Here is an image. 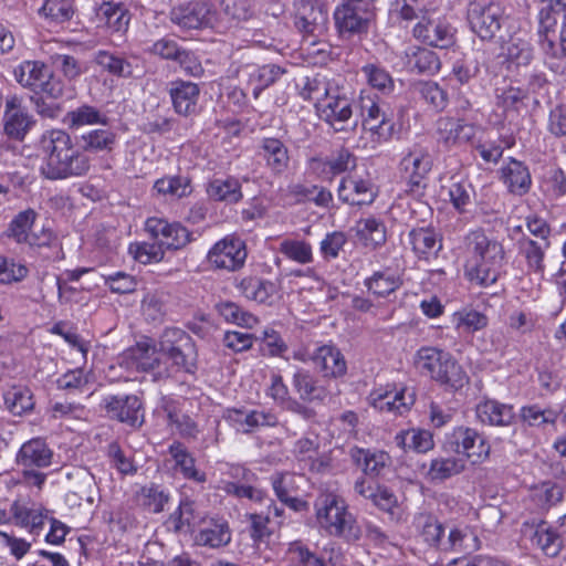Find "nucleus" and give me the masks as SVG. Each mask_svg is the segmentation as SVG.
Listing matches in <instances>:
<instances>
[{
  "label": "nucleus",
  "instance_id": "obj_1",
  "mask_svg": "<svg viewBox=\"0 0 566 566\" xmlns=\"http://www.w3.org/2000/svg\"><path fill=\"white\" fill-rule=\"evenodd\" d=\"M40 174L49 180L84 176L90 170L88 157L75 148L72 137L60 128L44 130L35 143Z\"/></svg>",
  "mask_w": 566,
  "mask_h": 566
},
{
  "label": "nucleus",
  "instance_id": "obj_2",
  "mask_svg": "<svg viewBox=\"0 0 566 566\" xmlns=\"http://www.w3.org/2000/svg\"><path fill=\"white\" fill-rule=\"evenodd\" d=\"M464 254V275L473 285L490 287L504 273L506 259L503 244L482 230L467 233Z\"/></svg>",
  "mask_w": 566,
  "mask_h": 566
},
{
  "label": "nucleus",
  "instance_id": "obj_3",
  "mask_svg": "<svg viewBox=\"0 0 566 566\" xmlns=\"http://www.w3.org/2000/svg\"><path fill=\"white\" fill-rule=\"evenodd\" d=\"M300 94L315 104L319 117L335 130L345 129L353 116V98L346 90L325 77H313L306 78Z\"/></svg>",
  "mask_w": 566,
  "mask_h": 566
},
{
  "label": "nucleus",
  "instance_id": "obj_4",
  "mask_svg": "<svg viewBox=\"0 0 566 566\" xmlns=\"http://www.w3.org/2000/svg\"><path fill=\"white\" fill-rule=\"evenodd\" d=\"M315 517L318 526L328 535L347 542L359 539L361 530L355 516L348 511L343 496L334 491H323L314 502Z\"/></svg>",
  "mask_w": 566,
  "mask_h": 566
},
{
  "label": "nucleus",
  "instance_id": "obj_5",
  "mask_svg": "<svg viewBox=\"0 0 566 566\" xmlns=\"http://www.w3.org/2000/svg\"><path fill=\"white\" fill-rule=\"evenodd\" d=\"M54 452L45 439L31 438L18 449L14 463L22 470V479L27 488L41 491L46 482L48 474L44 469L53 464Z\"/></svg>",
  "mask_w": 566,
  "mask_h": 566
},
{
  "label": "nucleus",
  "instance_id": "obj_6",
  "mask_svg": "<svg viewBox=\"0 0 566 566\" xmlns=\"http://www.w3.org/2000/svg\"><path fill=\"white\" fill-rule=\"evenodd\" d=\"M13 77L23 88L54 101L65 96L69 91L65 81L39 60H25L19 63L13 69Z\"/></svg>",
  "mask_w": 566,
  "mask_h": 566
},
{
  "label": "nucleus",
  "instance_id": "obj_7",
  "mask_svg": "<svg viewBox=\"0 0 566 566\" xmlns=\"http://www.w3.org/2000/svg\"><path fill=\"white\" fill-rule=\"evenodd\" d=\"M416 367L436 381L458 389L467 382V375L451 354L437 347H422L415 357Z\"/></svg>",
  "mask_w": 566,
  "mask_h": 566
},
{
  "label": "nucleus",
  "instance_id": "obj_8",
  "mask_svg": "<svg viewBox=\"0 0 566 566\" xmlns=\"http://www.w3.org/2000/svg\"><path fill=\"white\" fill-rule=\"evenodd\" d=\"M444 448L465 458L473 464L483 463L490 457L491 446L476 429L459 426L446 434Z\"/></svg>",
  "mask_w": 566,
  "mask_h": 566
},
{
  "label": "nucleus",
  "instance_id": "obj_9",
  "mask_svg": "<svg viewBox=\"0 0 566 566\" xmlns=\"http://www.w3.org/2000/svg\"><path fill=\"white\" fill-rule=\"evenodd\" d=\"M433 167V158L428 148L421 145L409 147L399 161V172L406 182L407 190L412 193L422 192Z\"/></svg>",
  "mask_w": 566,
  "mask_h": 566
},
{
  "label": "nucleus",
  "instance_id": "obj_10",
  "mask_svg": "<svg viewBox=\"0 0 566 566\" xmlns=\"http://www.w3.org/2000/svg\"><path fill=\"white\" fill-rule=\"evenodd\" d=\"M163 360L170 369H184L192 373L196 354L191 338L180 328H167L160 336Z\"/></svg>",
  "mask_w": 566,
  "mask_h": 566
},
{
  "label": "nucleus",
  "instance_id": "obj_11",
  "mask_svg": "<svg viewBox=\"0 0 566 566\" xmlns=\"http://www.w3.org/2000/svg\"><path fill=\"white\" fill-rule=\"evenodd\" d=\"M118 364L127 371L153 373L156 378L170 375L168 365L163 360L160 342L158 347L148 342L137 343L119 356Z\"/></svg>",
  "mask_w": 566,
  "mask_h": 566
},
{
  "label": "nucleus",
  "instance_id": "obj_12",
  "mask_svg": "<svg viewBox=\"0 0 566 566\" xmlns=\"http://www.w3.org/2000/svg\"><path fill=\"white\" fill-rule=\"evenodd\" d=\"M505 14L497 0H474L468 10L472 31L482 40H491L502 28Z\"/></svg>",
  "mask_w": 566,
  "mask_h": 566
},
{
  "label": "nucleus",
  "instance_id": "obj_13",
  "mask_svg": "<svg viewBox=\"0 0 566 566\" xmlns=\"http://www.w3.org/2000/svg\"><path fill=\"white\" fill-rule=\"evenodd\" d=\"M170 20L186 30L210 28L221 32L227 29L213 7L205 1H193L174 8L170 12Z\"/></svg>",
  "mask_w": 566,
  "mask_h": 566
},
{
  "label": "nucleus",
  "instance_id": "obj_14",
  "mask_svg": "<svg viewBox=\"0 0 566 566\" xmlns=\"http://www.w3.org/2000/svg\"><path fill=\"white\" fill-rule=\"evenodd\" d=\"M375 18V8L367 0H348L335 9L334 19L340 34L367 32Z\"/></svg>",
  "mask_w": 566,
  "mask_h": 566
},
{
  "label": "nucleus",
  "instance_id": "obj_15",
  "mask_svg": "<svg viewBox=\"0 0 566 566\" xmlns=\"http://www.w3.org/2000/svg\"><path fill=\"white\" fill-rule=\"evenodd\" d=\"M247 256L245 242L238 235L228 234L210 248L207 261L214 269L233 272L244 265Z\"/></svg>",
  "mask_w": 566,
  "mask_h": 566
},
{
  "label": "nucleus",
  "instance_id": "obj_16",
  "mask_svg": "<svg viewBox=\"0 0 566 566\" xmlns=\"http://www.w3.org/2000/svg\"><path fill=\"white\" fill-rule=\"evenodd\" d=\"M368 401L379 411L403 415L415 403V392L403 386L386 385L375 388Z\"/></svg>",
  "mask_w": 566,
  "mask_h": 566
},
{
  "label": "nucleus",
  "instance_id": "obj_17",
  "mask_svg": "<svg viewBox=\"0 0 566 566\" xmlns=\"http://www.w3.org/2000/svg\"><path fill=\"white\" fill-rule=\"evenodd\" d=\"M413 36L424 44L446 49L454 43V29L447 20L436 18L433 12L426 11L412 29Z\"/></svg>",
  "mask_w": 566,
  "mask_h": 566
},
{
  "label": "nucleus",
  "instance_id": "obj_18",
  "mask_svg": "<svg viewBox=\"0 0 566 566\" xmlns=\"http://www.w3.org/2000/svg\"><path fill=\"white\" fill-rule=\"evenodd\" d=\"M145 229L161 249H180L190 241V232L180 223H169L160 218H148Z\"/></svg>",
  "mask_w": 566,
  "mask_h": 566
},
{
  "label": "nucleus",
  "instance_id": "obj_19",
  "mask_svg": "<svg viewBox=\"0 0 566 566\" xmlns=\"http://www.w3.org/2000/svg\"><path fill=\"white\" fill-rule=\"evenodd\" d=\"M13 523L25 528L30 534H40L49 520L48 510L41 504L15 500L10 506Z\"/></svg>",
  "mask_w": 566,
  "mask_h": 566
},
{
  "label": "nucleus",
  "instance_id": "obj_20",
  "mask_svg": "<svg viewBox=\"0 0 566 566\" xmlns=\"http://www.w3.org/2000/svg\"><path fill=\"white\" fill-rule=\"evenodd\" d=\"M394 67L416 73L434 74L439 72L441 62L436 52L410 45L399 56V61L394 63Z\"/></svg>",
  "mask_w": 566,
  "mask_h": 566
},
{
  "label": "nucleus",
  "instance_id": "obj_21",
  "mask_svg": "<svg viewBox=\"0 0 566 566\" xmlns=\"http://www.w3.org/2000/svg\"><path fill=\"white\" fill-rule=\"evenodd\" d=\"M312 360L325 378H339L347 373V361L334 344H324L315 349Z\"/></svg>",
  "mask_w": 566,
  "mask_h": 566
},
{
  "label": "nucleus",
  "instance_id": "obj_22",
  "mask_svg": "<svg viewBox=\"0 0 566 566\" xmlns=\"http://www.w3.org/2000/svg\"><path fill=\"white\" fill-rule=\"evenodd\" d=\"M32 115L21 105L18 97L7 101L4 112V132L13 139L22 140L34 125Z\"/></svg>",
  "mask_w": 566,
  "mask_h": 566
},
{
  "label": "nucleus",
  "instance_id": "obj_23",
  "mask_svg": "<svg viewBox=\"0 0 566 566\" xmlns=\"http://www.w3.org/2000/svg\"><path fill=\"white\" fill-rule=\"evenodd\" d=\"M226 419L237 431L244 433L252 432L261 427L277 424L276 416L263 410L229 409Z\"/></svg>",
  "mask_w": 566,
  "mask_h": 566
},
{
  "label": "nucleus",
  "instance_id": "obj_24",
  "mask_svg": "<svg viewBox=\"0 0 566 566\" xmlns=\"http://www.w3.org/2000/svg\"><path fill=\"white\" fill-rule=\"evenodd\" d=\"M284 73V70L275 64L247 65L241 70V76L248 91L253 97L259 98L262 91L274 84Z\"/></svg>",
  "mask_w": 566,
  "mask_h": 566
},
{
  "label": "nucleus",
  "instance_id": "obj_25",
  "mask_svg": "<svg viewBox=\"0 0 566 566\" xmlns=\"http://www.w3.org/2000/svg\"><path fill=\"white\" fill-rule=\"evenodd\" d=\"M105 408L107 412L118 419L120 422L128 423L129 426H140L143 422L142 402L135 395L116 397L111 396L105 398Z\"/></svg>",
  "mask_w": 566,
  "mask_h": 566
},
{
  "label": "nucleus",
  "instance_id": "obj_26",
  "mask_svg": "<svg viewBox=\"0 0 566 566\" xmlns=\"http://www.w3.org/2000/svg\"><path fill=\"white\" fill-rule=\"evenodd\" d=\"M376 195V189L370 179L345 177L338 187V198L349 205H370Z\"/></svg>",
  "mask_w": 566,
  "mask_h": 566
},
{
  "label": "nucleus",
  "instance_id": "obj_27",
  "mask_svg": "<svg viewBox=\"0 0 566 566\" xmlns=\"http://www.w3.org/2000/svg\"><path fill=\"white\" fill-rule=\"evenodd\" d=\"M500 55L507 63V67L527 65L533 57V50L528 34L520 31L504 40Z\"/></svg>",
  "mask_w": 566,
  "mask_h": 566
},
{
  "label": "nucleus",
  "instance_id": "obj_28",
  "mask_svg": "<svg viewBox=\"0 0 566 566\" xmlns=\"http://www.w3.org/2000/svg\"><path fill=\"white\" fill-rule=\"evenodd\" d=\"M318 450V436L310 433L295 442L293 453L311 471L322 472L328 467V459L325 455H321Z\"/></svg>",
  "mask_w": 566,
  "mask_h": 566
},
{
  "label": "nucleus",
  "instance_id": "obj_29",
  "mask_svg": "<svg viewBox=\"0 0 566 566\" xmlns=\"http://www.w3.org/2000/svg\"><path fill=\"white\" fill-rule=\"evenodd\" d=\"M174 109L182 116H190L196 113L200 95V88L196 83L175 81L169 91Z\"/></svg>",
  "mask_w": 566,
  "mask_h": 566
},
{
  "label": "nucleus",
  "instance_id": "obj_30",
  "mask_svg": "<svg viewBox=\"0 0 566 566\" xmlns=\"http://www.w3.org/2000/svg\"><path fill=\"white\" fill-rule=\"evenodd\" d=\"M501 180L513 195L523 196L532 186L528 168L516 159H509L501 168Z\"/></svg>",
  "mask_w": 566,
  "mask_h": 566
},
{
  "label": "nucleus",
  "instance_id": "obj_31",
  "mask_svg": "<svg viewBox=\"0 0 566 566\" xmlns=\"http://www.w3.org/2000/svg\"><path fill=\"white\" fill-rule=\"evenodd\" d=\"M360 111L363 125L366 129L380 136L384 135L385 130L387 134H390L392 130L391 120L386 109L378 102L369 96H361Z\"/></svg>",
  "mask_w": 566,
  "mask_h": 566
},
{
  "label": "nucleus",
  "instance_id": "obj_32",
  "mask_svg": "<svg viewBox=\"0 0 566 566\" xmlns=\"http://www.w3.org/2000/svg\"><path fill=\"white\" fill-rule=\"evenodd\" d=\"M437 133L440 142L453 146L470 140L474 135V127L460 118L441 117L437 122Z\"/></svg>",
  "mask_w": 566,
  "mask_h": 566
},
{
  "label": "nucleus",
  "instance_id": "obj_33",
  "mask_svg": "<svg viewBox=\"0 0 566 566\" xmlns=\"http://www.w3.org/2000/svg\"><path fill=\"white\" fill-rule=\"evenodd\" d=\"M231 541V531L223 518L203 521V525L195 536L196 544L210 548L226 546Z\"/></svg>",
  "mask_w": 566,
  "mask_h": 566
},
{
  "label": "nucleus",
  "instance_id": "obj_34",
  "mask_svg": "<svg viewBox=\"0 0 566 566\" xmlns=\"http://www.w3.org/2000/svg\"><path fill=\"white\" fill-rule=\"evenodd\" d=\"M395 443L405 452L427 453L434 447L433 434L429 430L411 428L399 431Z\"/></svg>",
  "mask_w": 566,
  "mask_h": 566
},
{
  "label": "nucleus",
  "instance_id": "obj_35",
  "mask_svg": "<svg viewBox=\"0 0 566 566\" xmlns=\"http://www.w3.org/2000/svg\"><path fill=\"white\" fill-rule=\"evenodd\" d=\"M408 239L412 251L420 259H429L437 255L442 248L439 235L430 228L412 229L408 234Z\"/></svg>",
  "mask_w": 566,
  "mask_h": 566
},
{
  "label": "nucleus",
  "instance_id": "obj_36",
  "mask_svg": "<svg viewBox=\"0 0 566 566\" xmlns=\"http://www.w3.org/2000/svg\"><path fill=\"white\" fill-rule=\"evenodd\" d=\"M476 417L490 426H509L514 419L513 408L496 400H485L476 406Z\"/></svg>",
  "mask_w": 566,
  "mask_h": 566
},
{
  "label": "nucleus",
  "instance_id": "obj_37",
  "mask_svg": "<svg viewBox=\"0 0 566 566\" xmlns=\"http://www.w3.org/2000/svg\"><path fill=\"white\" fill-rule=\"evenodd\" d=\"M549 245V241H535L530 238H524L518 241L520 253L525 259L530 272L541 276L544 274V259Z\"/></svg>",
  "mask_w": 566,
  "mask_h": 566
},
{
  "label": "nucleus",
  "instance_id": "obj_38",
  "mask_svg": "<svg viewBox=\"0 0 566 566\" xmlns=\"http://www.w3.org/2000/svg\"><path fill=\"white\" fill-rule=\"evenodd\" d=\"M63 123L70 129H78L84 126L106 125L107 116L97 107L83 104L67 112L63 118Z\"/></svg>",
  "mask_w": 566,
  "mask_h": 566
},
{
  "label": "nucleus",
  "instance_id": "obj_39",
  "mask_svg": "<svg viewBox=\"0 0 566 566\" xmlns=\"http://www.w3.org/2000/svg\"><path fill=\"white\" fill-rule=\"evenodd\" d=\"M208 196L217 201L238 203L243 195L241 182L234 177L216 178L208 184Z\"/></svg>",
  "mask_w": 566,
  "mask_h": 566
},
{
  "label": "nucleus",
  "instance_id": "obj_40",
  "mask_svg": "<svg viewBox=\"0 0 566 566\" xmlns=\"http://www.w3.org/2000/svg\"><path fill=\"white\" fill-rule=\"evenodd\" d=\"M261 156L274 174L283 172L289 166V151L280 139L264 138L261 144Z\"/></svg>",
  "mask_w": 566,
  "mask_h": 566
},
{
  "label": "nucleus",
  "instance_id": "obj_41",
  "mask_svg": "<svg viewBox=\"0 0 566 566\" xmlns=\"http://www.w3.org/2000/svg\"><path fill=\"white\" fill-rule=\"evenodd\" d=\"M531 542L546 556L554 557L562 549V537L547 523L542 522L532 528Z\"/></svg>",
  "mask_w": 566,
  "mask_h": 566
},
{
  "label": "nucleus",
  "instance_id": "obj_42",
  "mask_svg": "<svg viewBox=\"0 0 566 566\" xmlns=\"http://www.w3.org/2000/svg\"><path fill=\"white\" fill-rule=\"evenodd\" d=\"M354 462L361 467L365 473L379 474L390 464V455L385 451H370L360 448L350 450Z\"/></svg>",
  "mask_w": 566,
  "mask_h": 566
},
{
  "label": "nucleus",
  "instance_id": "obj_43",
  "mask_svg": "<svg viewBox=\"0 0 566 566\" xmlns=\"http://www.w3.org/2000/svg\"><path fill=\"white\" fill-rule=\"evenodd\" d=\"M169 453L175 461V468L184 478L201 483L206 481V474L196 468V461L181 443H172Z\"/></svg>",
  "mask_w": 566,
  "mask_h": 566
},
{
  "label": "nucleus",
  "instance_id": "obj_44",
  "mask_svg": "<svg viewBox=\"0 0 566 566\" xmlns=\"http://www.w3.org/2000/svg\"><path fill=\"white\" fill-rule=\"evenodd\" d=\"M450 321L459 334H473L488 325V317L484 314L470 308L454 312Z\"/></svg>",
  "mask_w": 566,
  "mask_h": 566
},
{
  "label": "nucleus",
  "instance_id": "obj_45",
  "mask_svg": "<svg viewBox=\"0 0 566 566\" xmlns=\"http://www.w3.org/2000/svg\"><path fill=\"white\" fill-rule=\"evenodd\" d=\"M563 499L562 488L551 481L543 482L531 489L530 500L537 510L545 511Z\"/></svg>",
  "mask_w": 566,
  "mask_h": 566
},
{
  "label": "nucleus",
  "instance_id": "obj_46",
  "mask_svg": "<svg viewBox=\"0 0 566 566\" xmlns=\"http://www.w3.org/2000/svg\"><path fill=\"white\" fill-rule=\"evenodd\" d=\"M238 287L248 300L258 303H266L276 291L274 283L251 276L242 279Z\"/></svg>",
  "mask_w": 566,
  "mask_h": 566
},
{
  "label": "nucleus",
  "instance_id": "obj_47",
  "mask_svg": "<svg viewBox=\"0 0 566 566\" xmlns=\"http://www.w3.org/2000/svg\"><path fill=\"white\" fill-rule=\"evenodd\" d=\"M357 235L366 247L376 248L386 242V227L382 221L368 217L357 222Z\"/></svg>",
  "mask_w": 566,
  "mask_h": 566
},
{
  "label": "nucleus",
  "instance_id": "obj_48",
  "mask_svg": "<svg viewBox=\"0 0 566 566\" xmlns=\"http://www.w3.org/2000/svg\"><path fill=\"white\" fill-rule=\"evenodd\" d=\"M447 192L448 199L459 213H465L472 203L473 188L468 180L461 178L453 179L449 187H442V192Z\"/></svg>",
  "mask_w": 566,
  "mask_h": 566
},
{
  "label": "nucleus",
  "instance_id": "obj_49",
  "mask_svg": "<svg viewBox=\"0 0 566 566\" xmlns=\"http://www.w3.org/2000/svg\"><path fill=\"white\" fill-rule=\"evenodd\" d=\"M415 524L426 543L441 549L444 528L434 516L421 513L415 518Z\"/></svg>",
  "mask_w": 566,
  "mask_h": 566
},
{
  "label": "nucleus",
  "instance_id": "obj_50",
  "mask_svg": "<svg viewBox=\"0 0 566 566\" xmlns=\"http://www.w3.org/2000/svg\"><path fill=\"white\" fill-rule=\"evenodd\" d=\"M401 284L399 275L386 270L373 274L365 281V285L369 292L378 297H385L395 292Z\"/></svg>",
  "mask_w": 566,
  "mask_h": 566
},
{
  "label": "nucleus",
  "instance_id": "obj_51",
  "mask_svg": "<svg viewBox=\"0 0 566 566\" xmlns=\"http://www.w3.org/2000/svg\"><path fill=\"white\" fill-rule=\"evenodd\" d=\"M293 387L301 399L307 401L323 400L327 392L322 386H318L314 378L305 370H297L293 376Z\"/></svg>",
  "mask_w": 566,
  "mask_h": 566
},
{
  "label": "nucleus",
  "instance_id": "obj_52",
  "mask_svg": "<svg viewBox=\"0 0 566 566\" xmlns=\"http://www.w3.org/2000/svg\"><path fill=\"white\" fill-rule=\"evenodd\" d=\"M367 83L382 94H389L395 88V82L389 72L379 63H367L361 67Z\"/></svg>",
  "mask_w": 566,
  "mask_h": 566
},
{
  "label": "nucleus",
  "instance_id": "obj_53",
  "mask_svg": "<svg viewBox=\"0 0 566 566\" xmlns=\"http://www.w3.org/2000/svg\"><path fill=\"white\" fill-rule=\"evenodd\" d=\"M216 308L219 315L228 323L235 324L244 328H253L258 323V318L254 315L243 311L233 302H220L217 304Z\"/></svg>",
  "mask_w": 566,
  "mask_h": 566
},
{
  "label": "nucleus",
  "instance_id": "obj_54",
  "mask_svg": "<svg viewBox=\"0 0 566 566\" xmlns=\"http://www.w3.org/2000/svg\"><path fill=\"white\" fill-rule=\"evenodd\" d=\"M199 522V514L190 501H181L179 507L170 515L169 525L176 532H190Z\"/></svg>",
  "mask_w": 566,
  "mask_h": 566
},
{
  "label": "nucleus",
  "instance_id": "obj_55",
  "mask_svg": "<svg viewBox=\"0 0 566 566\" xmlns=\"http://www.w3.org/2000/svg\"><path fill=\"white\" fill-rule=\"evenodd\" d=\"M81 139L86 151H105L115 146L116 134L111 129L99 128L83 134Z\"/></svg>",
  "mask_w": 566,
  "mask_h": 566
},
{
  "label": "nucleus",
  "instance_id": "obj_56",
  "mask_svg": "<svg viewBox=\"0 0 566 566\" xmlns=\"http://www.w3.org/2000/svg\"><path fill=\"white\" fill-rule=\"evenodd\" d=\"M285 554L289 563L295 566H326L322 557L300 541L289 543Z\"/></svg>",
  "mask_w": 566,
  "mask_h": 566
},
{
  "label": "nucleus",
  "instance_id": "obj_57",
  "mask_svg": "<svg viewBox=\"0 0 566 566\" xmlns=\"http://www.w3.org/2000/svg\"><path fill=\"white\" fill-rule=\"evenodd\" d=\"M95 62L108 73L119 76L129 77L133 75V67L128 61L119 55L107 51H98L95 55Z\"/></svg>",
  "mask_w": 566,
  "mask_h": 566
},
{
  "label": "nucleus",
  "instance_id": "obj_58",
  "mask_svg": "<svg viewBox=\"0 0 566 566\" xmlns=\"http://www.w3.org/2000/svg\"><path fill=\"white\" fill-rule=\"evenodd\" d=\"M464 470V461L460 458H437L431 461L428 475L431 480H446Z\"/></svg>",
  "mask_w": 566,
  "mask_h": 566
},
{
  "label": "nucleus",
  "instance_id": "obj_59",
  "mask_svg": "<svg viewBox=\"0 0 566 566\" xmlns=\"http://www.w3.org/2000/svg\"><path fill=\"white\" fill-rule=\"evenodd\" d=\"M280 252L300 264H307L313 261L312 245L304 240L284 239L280 243Z\"/></svg>",
  "mask_w": 566,
  "mask_h": 566
},
{
  "label": "nucleus",
  "instance_id": "obj_60",
  "mask_svg": "<svg viewBox=\"0 0 566 566\" xmlns=\"http://www.w3.org/2000/svg\"><path fill=\"white\" fill-rule=\"evenodd\" d=\"M35 218L36 212L33 209L19 212L9 224V237L13 238L18 243L28 242Z\"/></svg>",
  "mask_w": 566,
  "mask_h": 566
},
{
  "label": "nucleus",
  "instance_id": "obj_61",
  "mask_svg": "<svg viewBox=\"0 0 566 566\" xmlns=\"http://www.w3.org/2000/svg\"><path fill=\"white\" fill-rule=\"evenodd\" d=\"M29 274L25 263L13 258L0 255V284H12L23 281Z\"/></svg>",
  "mask_w": 566,
  "mask_h": 566
},
{
  "label": "nucleus",
  "instance_id": "obj_62",
  "mask_svg": "<svg viewBox=\"0 0 566 566\" xmlns=\"http://www.w3.org/2000/svg\"><path fill=\"white\" fill-rule=\"evenodd\" d=\"M169 495L155 484L143 486L137 493L138 503L153 513H159L164 510Z\"/></svg>",
  "mask_w": 566,
  "mask_h": 566
},
{
  "label": "nucleus",
  "instance_id": "obj_63",
  "mask_svg": "<svg viewBox=\"0 0 566 566\" xmlns=\"http://www.w3.org/2000/svg\"><path fill=\"white\" fill-rule=\"evenodd\" d=\"M129 254L142 264L156 263L163 260L164 250L155 240L154 242H134L128 247Z\"/></svg>",
  "mask_w": 566,
  "mask_h": 566
},
{
  "label": "nucleus",
  "instance_id": "obj_64",
  "mask_svg": "<svg viewBox=\"0 0 566 566\" xmlns=\"http://www.w3.org/2000/svg\"><path fill=\"white\" fill-rule=\"evenodd\" d=\"M357 166L356 156L347 148L334 151L325 161L324 169L333 176L352 171Z\"/></svg>",
  "mask_w": 566,
  "mask_h": 566
}]
</instances>
